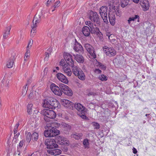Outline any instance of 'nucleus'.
I'll list each match as a JSON object with an SVG mask.
<instances>
[{
	"label": "nucleus",
	"instance_id": "1",
	"mask_svg": "<svg viewBox=\"0 0 156 156\" xmlns=\"http://www.w3.org/2000/svg\"><path fill=\"white\" fill-rule=\"evenodd\" d=\"M41 114L44 116V119L47 122H49L51 119H54L56 116V113L53 111L45 109L41 111Z\"/></svg>",
	"mask_w": 156,
	"mask_h": 156
},
{
	"label": "nucleus",
	"instance_id": "2",
	"mask_svg": "<svg viewBox=\"0 0 156 156\" xmlns=\"http://www.w3.org/2000/svg\"><path fill=\"white\" fill-rule=\"evenodd\" d=\"M42 13H40L39 14H36L34 18L33 21V25L31 27L32 28L31 31V37H34L35 33V30H36V27H37V25L40 22L42 17H41Z\"/></svg>",
	"mask_w": 156,
	"mask_h": 156
},
{
	"label": "nucleus",
	"instance_id": "3",
	"mask_svg": "<svg viewBox=\"0 0 156 156\" xmlns=\"http://www.w3.org/2000/svg\"><path fill=\"white\" fill-rule=\"evenodd\" d=\"M48 129L47 130L44 132V134L45 137H53L56 136L60 133L58 130H55L51 127H48Z\"/></svg>",
	"mask_w": 156,
	"mask_h": 156
},
{
	"label": "nucleus",
	"instance_id": "4",
	"mask_svg": "<svg viewBox=\"0 0 156 156\" xmlns=\"http://www.w3.org/2000/svg\"><path fill=\"white\" fill-rule=\"evenodd\" d=\"M88 17L89 19L92 21L96 23L97 24L100 23V19L99 16L97 12L90 11L88 14Z\"/></svg>",
	"mask_w": 156,
	"mask_h": 156
},
{
	"label": "nucleus",
	"instance_id": "5",
	"mask_svg": "<svg viewBox=\"0 0 156 156\" xmlns=\"http://www.w3.org/2000/svg\"><path fill=\"white\" fill-rule=\"evenodd\" d=\"M64 58L67 64L70 66H74V61L73 57L69 53L64 52L63 54Z\"/></svg>",
	"mask_w": 156,
	"mask_h": 156
},
{
	"label": "nucleus",
	"instance_id": "6",
	"mask_svg": "<svg viewBox=\"0 0 156 156\" xmlns=\"http://www.w3.org/2000/svg\"><path fill=\"white\" fill-rule=\"evenodd\" d=\"M50 88L53 92L56 95L60 96L62 94V89L55 83H52L50 85Z\"/></svg>",
	"mask_w": 156,
	"mask_h": 156
},
{
	"label": "nucleus",
	"instance_id": "7",
	"mask_svg": "<svg viewBox=\"0 0 156 156\" xmlns=\"http://www.w3.org/2000/svg\"><path fill=\"white\" fill-rule=\"evenodd\" d=\"M55 140L53 139L46 140L45 141V144L47 146V147L49 149L57 148L58 145L56 144Z\"/></svg>",
	"mask_w": 156,
	"mask_h": 156
},
{
	"label": "nucleus",
	"instance_id": "8",
	"mask_svg": "<svg viewBox=\"0 0 156 156\" xmlns=\"http://www.w3.org/2000/svg\"><path fill=\"white\" fill-rule=\"evenodd\" d=\"M59 86L61 89H62V93L68 96H71L73 92L66 85L63 83H60Z\"/></svg>",
	"mask_w": 156,
	"mask_h": 156
},
{
	"label": "nucleus",
	"instance_id": "9",
	"mask_svg": "<svg viewBox=\"0 0 156 156\" xmlns=\"http://www.w3.org/2000/svg\"><path fill=\"white\" fill-rule=\"evenodd\" d=\"M103 49L104 52L106 55L109 57L115 56L116 54V51L112 48H108L105 46L103 47Z\"/></svg>",
	"mask_w": 156,
	"mask_h": 156
},
{
	"label": "nucleus",
	"instance_id": "10",
	"mask_svg": "<svg viewBox=\"0 0 156 156\" xmlns=\"http://www.w3.org/2000/svg\"><path fill=\"white\" fill-rule=\"evenodd\" d=\"M84 47L90 55L91 58H96V55L94 52V48L88 44H85Z\"/></svg>",
	"mask_w": 156,
	"mask_h": 156
},
{
	"label": "nucleus",
	"instance_id": "11",
	"mask_svg": "<svg viewBox=\"0 0 156 156\" xmlns=\"http://www.w3.org/2000/svg\"><path fill=\"white\" fill-rule=\"evenodd\" d=\"M55 100H54V98H49L47 99H44L43 100V106L44 108H48L49 109H51V108L52 106L51 105L50 103L52 102L55 103V104H56V102H55ZM54 105H56V104H54Z\"/></svg>",
	"mask_w": 156,
	"mask_h": 156
},
{
	"label": "nucleus",
	"instance_id": "12",
	"mask_svg": "<svg viewBox=\"0 0 156 156\" xmlns=\"http://www.w3.org/2000/svg\"><path fill=\"white\" fill-rule=\"evenodd\" d=\"M108 16L109 22L112 26H114L115 23V17L114 10H109L108 13Z\"/></svg>",
	"mask_w": 156,
	"mask_h": 156
},
{
	"label": "nucleus",
	"instance_id": "13",
	"mask_svg": "<svg viewBox=\"0 0 156 156\" xmlns=\"http://www.w3.org/2000/svg\"><path fill=\"white\" fill-rule=\"evenodd\" d=\"M57 143L61 145H68V140L62 136H58L56 137Z\"/></svg>",
	"mask_w": 156,
	"mask_h": 156
},
{
	"label": "nucleus",
	"instance_id": "14",
	"mask_svg": "<svg viewBox=\"0 0 156 156\" xmlns=\"http://www.w3.org/2000/svg\"><path fill=\"white\" fill-rule=\"evenodd\" d=\"M112 2L109 4L110 10H111V9H113L112 10H114L118 8V7L119 5V4L117 0H112Z\"/></svg>",
	"mask_w": 156,
	"mask_h": 156
},
{
	"label": "nucleus",
	"instance_id": "15",
	"mask_svg": "<svg viewBox=\"0 0 156 156\" xmlns=\"http://www.w3.org/2000/svg\"><path fill=\"white\" fill-rule=\"evenodd\" d=\"M56 76L58 79L62 82L67 83L68 80L66 77L61 73H58L57 74Z\"/></svg>",
	"mask_w": 156,
	"mask_h": 156
},
{
	"label": "nucleus",
	"instance_id": "16",
	"mask_svg": "<svg viewBox=\"0 0 156 156\" xmlns=\"http://www.w3.org/2000/svg\"><path fill=\"white\" fill-rule=\"evenodd\" d=\"M74 106L75 108L78 111V113L80 112L84 113V112H85V110H86L84 106L79 103L76 104Z\"/></svg>",
	"mask_w": 156,
	"mask_h": 156
},
{
	"label": "nucleus",
	"instance_id": "17",
	"mask_svg": "<svg viewBox=\"0 0 156 156\" xmlns=\"http://www.w3.org/2000/svg\"><path fill=\"white\" fill-rule=\"evenodd\" d=\"M140 4L144 10H147L149 9V4L147 0H140Z\"/></svg>",
	"mask_w": 156,
	"mask_h": 156
},
{
	"label": "nucleus",
	"instance_id": "18",
	"mask_svg": "<svg viewBox=\"0 0 156 156\" xmlns=\"http://www.w3.org/2000/svg\"><path fill=\"white\" fill-rule=\"evenodd\" d=\"M73 46V49L76 52L83 51V48L81 44L78 43L76 40Z\"/></svg>",
	"mask_w": 156,
	"mask_h": 156
},
{
	"label": "nucleus",
	"instance_id": "19",
	"mask_svg": "<svg viewBox=\"0 0 156 156\" xmlns=\"http://www.w3.org/2000/svg\"><path fill=\"white\" fill-rule=\"evenodd\" d=\"M62 104L64 107L71 108L72 107L73 103L71 101L67 99H63L62 100Z\"/></svg>",
	"mask_w": 156,
	"mask_h": 156
},
{
	"label": "nucleus",
	"instance_id": "20",
	"mask_svg": "<svg viewBox=\"0 0 156 156\" xmlns=\"http://www.w3.org/2000/svg\"><path fill=\"white\" fill-rule=\"evenodd\" d=\"M64 73L68 76H70L72 73L71 69L68 66L65 64L62 67Z\"/></svg>",
	"mask_w": 156,
	"mask_h": 156
},
{
	"label": "nucleus",
	"instance_id": "21",
	"mask_svg": "<svg viewBox=\"0 0 156 156\" xmlns=\"http://www.w3.org/2000/svg\"><path fill=\"white\" fill-rule=\"evenodd\" d=\"M101 16H107L108 9L106 6H102L99 11Z\"/></svg>",
	"mask_w": 156,
	"mask_h": 156
},
{
	"label": "nucleus",
	"instance_id": "22",
	"mask_svg": "<svg viewBox=\"0 0 156 156\" xmlns=\"http://www.w3.org/2000/svg\"><path fill=\"white\" fill-rule=\"evenodd\" d=\"M48 152L50 154L54 155H57L62 153V151L58 149L49 150Z\"/></svg>",
	"mask_w": 156,
	"mask_h": 156
},
{
	"label": "nucleus",
	"instance_id": "23",
	"mask_svg": "<svg viewBox=\"0 0 156 156\" xmlns=\"http://www.w3.org/2000/svg\"><path fill=\"white\" fill-rule=\"evenodd\" d=\"M90 29L91 34H95L97 35H100L101 34H102L99 29L96 27V25H94V27L93 25L92 26Z\"/></svg>",
	"mask_w": 156,
	"mask_h": 156
},
{
	"label": "nucleus",
	"instance_id": "24",
	"mask_svg": "<svg viewBox=\"0 0 156 156\" xmlns=\"http://www.w3.org/2000/svg\"><path fill=\"white\" fill-rule=\"evenodd\" d=\"M71 67L72 68V72L73 74L75 76H78L79 71H80V70H82L81 69H80L79 67L77 66H74V65Z\"/></svg>",
	"mask_w": 156,
	"mask_h": 156
},
{
	"label": "nucleus",
	"instance_id": "25",
	"mask_svg": "<svg viewBox=\"0 0 156 156\" xmlns=\"http://www.w3.org/2000/svg\"><path fill=\"white\" fill-rule=\"evenodd\" d=\"M75 60L78 62L83 63L84 61V58L83 56L80 55H73Z\"/></svg>",
	"mask_w": 156,
	"mask_h": 156
},
{
	"label": "nucleus",
	"instance_id": "26",
	"mask_svg": "<svg viewBox=\"0 0 156 156\" xmlns=\"http://www.w3.org/2000/svg\"><path fill=\"white\" fill-rule=\"evenodd\" d=\"M82 32L85 36H88L90 34V31L88 27L85 26L83 28Z\"/></svg>",
	"mask_w": 156,
	"mask_h": 156
},
{
	"label": "nucleus",
	"instance_id": "27",
	"mask_svg": "<svg viewBox=\"0 0 156 156\" xmlns=\"http://www.w3.org/2000/svg\"><path fill=\"white\" fill-rule=\"evenodd\" d=\"M59 124L55 122H51L47 123V127H51L53 129H54L55 130H57L56 129L59 126Z\"/></svg>",
	"mask_w": 156,
	"mask_h": 156
},
{
	"label": "nucleus",
	"instance_id": "28",
	"mask_svg": "<svg viewBox=\"0 0 156 156\" xmlns=\"http://www.w3.org/2000/svg\"><path fill=\"white\" fill-rule=\"evenodd\" d=\"M83 134L81 133L75 132L71 135V137L76 140H79L82 138Z\"/></svg>",
	"mask_w": 156,
	"mask_h": 156
},
{
	"label": "nucleus",
	"instance_id": "29",
	"mask_svg": "<svg viewBox=\"0 0 156 156\" xmlns=\"http://www.w3.org/2000/svg\"><path fill=\"white\" fill-rule=\"evenodd\" d=\"M11 29V26L8 27L6 28V29L5 30V32L3 36V37L4 39H6L8 37V35L10 34Z\"/></svg>",
	"mask_w": 156,
	"mask_h": 156
},
{
	"label": "nucleus",
	"instance_id": "30",
	"mask_svg": "<svg viewBox=\"0 0 156 156\" xmlns=\"http://www.w3.org/2000/svg\"><path fill=\"white\" fill-rule=\"evenodd\" d=\"M139 16L138 15H135L134 16L129 17L128 20V23L129 24H130L131 21H134L136 20V19H137V22H139Z\"/></svg>",
	"mask_w": 156,
	"mask_h": 156
},
{
	"label": "nucleus",
	"instance_id": "31",
	"mask_svg": "<svg viewBox=\"0 0 156 156\" xmlns=\"http://www.w3.org/2000/svg\"><path fill=\"white\" fill-rule=\"evenodd\" d=\"M54 100L56 101H55V102L56 103V105H54L55 103V104H56L55 103L52 102L51 101V102L50 103L51 105V106H52L51 108V109H55L56 108H59L60 107V105L59 102L55 98H54Z\"/></svg>",
	"mask_w": 156,
	"mask_h": 156
},
{
	"label": "nucleus",
	"instance_id": "32",
	"mask_svg": "<svg viewBox=\"0 0 156 156\" xmlns=\"http://www.w3.org/2000/svg\"><path fill=\"white\" fill-rule=\"evenodd\" d=\"M14 57H12L9 60L7 63V66L9 68H12L13 65Z\"/></svg>",
	"mask_w": 156,
	"mask_h": 156
},
{
	"label": "nucleus",
	"instance_id": "33",
	"mask_svg": "<svg viewBox=\"0 0 156 156\" xmlns=\"http://www.w3.org/2000/svg\"><path fill=\"white\" fill-rule=\"evenodd\" d=\"M77 76L80 80H84L85 79V75L82 70L79 71L78 76Z\"/></svg>",
	"mask_w": 156,
	"mask_h": 156
},
{
	"label": "nucleus",
	"instance_id": "34",
	"mask_svg": "<svg viewBox=\"0 0 156 156\" xmlns=\"http://www.w3.org/2000/svg\"><path fill=\"white\" fill-rule=\"evenodd\" d=\"M25 135L26 136V140L29 143L32 139V134L30 132H25Z\"/></svg>",
	"mask_w": 156,
	"mask_h": 156
},
{
	"label": "nucleus",
	"instance_id": "35",
	"mask_svg": "<svg viewBox=\"0 0 156 156\" xmlns=\"http://www.w3.org/2000/svg\"><path fill=\"white\" fill-rule=\"evenodd\" d=\"M129 0H121L120 5L123 7H125L129 2Z\"/></svg>",
	"mask_w": 156,
	"mask_h": 156
},
{
	"label": "nucleus",
	"instance_id": "36",
	"mask_svg": "<svg viewBox=\"0 0 156 156\" xmlns=\"http://www.w3.org/2000/svg\"><path fill=\"white\" fill-rule=\"evenodd\" d=\"M83 144L85 148H88L89 147V140L88 139H84L83 141Z\"/></svg>",
	"mask_w": 156,
	"mask_h": 156
},
{
	"label": "nucleus",
	"instance_id": "37",
	"mask_svg": "<svg viewBox=\"0 0 156 156\" xmlns=\"http://www.w3.org/2000/svg\"><path fill=\"white\" fill-rule=\"evenodd\" d=\"M24 141L23 140H21L19 144V145L17 147V151L18 152H20L21 151V148H22L23 145L24 144Z\"/></svg>",
	"mask_w": 156,
	"mask_h": 156
},
{
	"label": "nucleus",
	"instance_id": "38",
	"mask_svg": "<svg viewBox=\"0 0 156 156\" xmlns=\"http://www.w3.org/2000/svg\"><path fill=\"white\" fill-rule=\"evenodd\" d=\"M62 125L67 131L70 130L71 128V126L65 123H62Z\"/></svg>",
	"mask_w": 156,
	"mask_h": 156
},
{
	"label": "nucleus",
	"instance_id": "39",
	"mask_svg": "<svg viewBox=\"0 0 156 156\" xmlns=\"http://www.w3.org/2000/svg\"><path fill=\"white\" fill-rule=\"evenodd\" d=\"M33 105L32 104H29L27 106V112L28 114H30L32 111V107Z\"/></svg>",
	"mask_w": 156,
	"mask_h": 156
},
{
	"label": "nucleus",
	"instance_id": "40",
	"mask_svg": "<svg viewBox=\"0 0 156 156\" xmlns=\"http://www.w3.org/2000/svg\"><path fill=\"white\" fill-rule=\"evenodd\" d=\"M3 84L6 87H9V80L6 78H4L2 80Z\"/></svg>",
	"mask_w": 156,
	"mask_h": 156
},
{
	"label": "nucleus",
	"instance_id": "41",
	"mask_svg": "<svg viewBox=\"0 0 156 156\" xmlns=\"http://www.w3.org/2000/svg\"><path fill=\"white\" fill-rule=\"evenodd\" d=\"M32 140L34 141H37L38 139V135L37 133L35 132L32 135Z\"/></svg>",
	"mask_w": 156,
	"mask_h": 156
},
{
	"label": "nucleus",
	"instance_id": "42",
	"mask_svg": "<svg viewBox=\"0 0 156 156\" xmlns=\"http://www.w3.org/2000/svg\"><path fill=\"white\" fill-rule=\"evenodd\" d=\"M98 79L102 81H106L108 80V77L105 75L102 74L99 76Z\"/></svg>",
	"mask_w": 156,
	"mask_h": 156
},
{
	"label": "nucleus",
	"instance_id": "43",
	"mask_svg": "<svg viewBox=\"0 0 156 156\" xmlns=\"http://www.w3.org/2000/svg\"><path fill=\"white\" fill-rule=\"evenodd\" d=\"M86 110H85V112H84V113L80 112L78 113V114L82 119H87L88 118L85 115V113L86 112Z\"/></svg>",
	"mask_w": 156,
	"mask_h": 156
},
{
	"label": "nucleus",
	"instance_id": "44",
	"mask_svg": "<svg viewBox=\"0 0 156 156\" xmlns=\"http://www.w3.org/2000/svg\"><path fill=\"white\" fill-rule=\"evenodd\" d=\"M60 2L59 1L56 2L55 3L53 6L51 8V9H52L53 8H57L60 5Z\"/></svg>",
	"mask_w": 156,
	"mask_h": 156
},
{
	"label": "nucleus",
	"instance_id": "45",
	"mask_svg": "<svg viewBox=\"0 0 156 156\" xmlns=\"http://www.w3.org/2000/svg\"><path fill=\"white\" fill-rule=\"evenodd\" d=\"M114 10V12L115 11L116 16L120 17L121 15V11L118 9V8Z\"/></svg>",
	"mask_w": 156,
	"mask_h": 156
},
{
	"label": "nucleus",
	"instance_id": "46",
	"mask_svg": "<svg viewBox=\"0 0 156 156\" xmlns=\"http://www.w3.org/2000/svg\"><path fill=\"white\" fill-rule=\"evenodd\" d=\"M98 66L102 69L105 70L106 69V66L105 65L102 64L100 62H98Z\"/></svg>",
	"mask_w": 156,
	"mask_h": 156
},
{
	"label": "nucleus",
	"instance_id": "47",
	"mask_svg": "<svg viewBox=\"0 0 156 156\" xmlns=\"http://www.w3.org/2000/svg\"><path fill=\"white\" fill-rule=\"evenodd\" d=\"M92 124L94 127V129H99L100 128L99 124L95 122H92Z\"/></svg>",
	"mask_w": 156,
	"mask_h": 156
},
{
	"label": "nucleus",
	"instance_id": "48",
	"mask_svg": "<svg viewBox=\"0 0 156 156\" xmlns=\"http://www.w3.org/2000/svg\"><path fill=\"white\" fill-rule=\"evenodd\" d=\"M26 86H24L23 87L22 91V95L23 96L25 95L26 94L27 90L26 89V86H27V84H26Z\"/></svg>",
	"mask_w": 156,
	"mask_h": 156
},
{
	"label": "nucleus",
	"instance_id": "49",
	"mask_svg": "<svg viewBox=\"0 0 156 156\" xmlns=\"http://www.w3.org/2000/svg\"><path fill=\"white\" fill-rule=\"evenodd\" d=\"M85 24L86 25L90 27V28H91V27H92V26L93 25L91 22L90 21H86L85 22Z\"/></svg>",
	"mask_w": 156,
	"mask_h": 156
},
{
	"label": "nucleus",
	"instance_id": "50",
	"mask_svg": "<svg viewBox=\"0 0 156 156\" xmlns=\"http://www.w3.org/2000/svg\"><path fill=\"white\" fill-rule=\"evenodd\" d=\"M33 41L32 39H31L30 40L29 42L28 43V45L27 48H30L31 46L33 44Z\"/></svg>",
	"mask_w": 156,
	"mask_h": 156
},
{
	"label": "nucleus",
	"instance_id": "51",
	"mask_svg": "<svg viewBox=\"0 0 156 156\" xmlns=\"http://www.w3.org/2000/svg\"><path fill=\"white\" fill-rule=\"evenodd\" d=\"M103 19L104 22L107 24L108 23V21L107 19V16H101Z\"/></svg>",
	"mask_w": 156,
	"mask_h": 156
},
{
	"label": "nucleus",
	"instance_id": "52",
	"mask_svg": "<svg viewBox=\"0 0 156 156\" xmlns=\"http://www.w3.org/2000/svg\"><path fill=\"white\" fill-rule=\"evenodd\" d=\"M94 72L97 74H99L101 73V71L99 69H96L94 70Z\"/></svg>",
	"mask_w": 156,
	"mask_h": 156
},
{
	"label": "nucleus",
	"instance_id": "53",
	"mask_svg": "<svg viewBox=\"0 0 156 156\" xmlns=\"http://www.w3.org/2000/svg\"><path fill=\"white\" fill-rule=\"evenodd\" d=\"M64 60L62 59L60 62V66H62L63 67L64 64Z\"/></svg>",
	"mask_w": 156,
	"mask_h": 156
},
{
	"label": "nucleus",
	"instance_id": "54",
	"mask_svg": "<svg viewBox=\"0 0 156 156\" xmlns=\"http://www.w3.org/2000/svg\"><path fill=\"white\" fill-rule=\"evenodd\" d=\"M96 95V93H94L93 92H90L88 94V95L89 96H90L91 95L94 96Z\"/></svg>",
	"mask_w": 156,
	"mask_h": 156
},
{
	"label": "nucleus",
	"instance_id": "55",
	"mask_svg": "<svg viewBox=\"0 0 156 156\" xmlns=\"http://www.w3.org/2000/svg\"><path fill=\"white\" fill-rule=\"evenodd\" d=\"M133 153L134 154H136L137 152V151L136 149L134 147H133Z\"/></svg>",
	"mask_w": 156,
	"mask_h": 156
},
{
	"label": "nucleus",
	"instance_id": "56",
	"mask_svg": "<svg viewBox=\"0 0 156 156\" xmlns=\"http://www.w3.org/2000/svg\"><path fill=\"white\" fill-rule=\"evenodd\" d=\"M20 134V133H16V134H15V135L14 136V138L15 139H17L19 136Z\"/></svg>",
	"mask_w": 156,
	"mask_h": 156
},
{
	"label": "nucleus",
	"instance_id": "57",
	"mask_svg": "<svg viewBox=\"0 0 156 156\" xmlns=\"http://www.w3.org/2000/svg\"><path fill=\"white\" fill-rule=\"evenodd\" d=\"M45 57L44 58V59H46V60H47L48 59V58L49 57V54L48 53H45Z\"/></svg>",
	"mask_w": 156,
	"mask_h": 156
},
{
	"label": "nucleus",
	"instance_id": "58",
	"mask_svg": "<svg viewBox=\"0 0 156 156\" xmlns=\"http://www.w3.org/2000/svg\"><path fill=\"white\" fill-rule=\"evenodd\" d=\"M55 0H48V1L47 2V5L50 4L52 2H54Z\"/></svg>",
	"mask_w": 156,
	"mask_h": 156
},
{
	"label": "nucleus",
	"instance_id": "59",
	"mask_svg": "<svg viewBox=\"0 0 156 156\" xmlns=\"http://www.w3.org/2000/svg\"><path fill=\"white\" fill-rule=\"evenodd\" d=\"M20 124L19 122H18L16 124L15 126H14V128L17 129L19 127Z\"/></svg>",
	"mask_w": 156,
	"mask_h": 156
},
{
	"label": "nucleus",
	"instance_id": "60",
	"mask_svg": "<svg viewBox=\"0 0 156 156\" xmlns=\"http://www.w3.org/2000/svg\"><path fill=\"white\" fill-rule=\"evenodd\" d=\"M68 148L66 146L64 147L63 149V150L65 152H67L68 151Z\"/></svg>",
	"mask_w": 156,
	"mask_h": 156
},
{
	"label": "nucleus",
	"instance_id": "61",
	"mask_svg": "<svg viewBox=\"0 0 156 156\" xmlns=\"http://www.w3.org/2000/svg\"><path fill=\"white\" fill-rule=\"evenodd\" d=\"M30 48H27L26 52L25 53L26 54H30Z\"/></svg>",
	"mask_w": 156,
	"mask_h": 156
},
{
	"label": "nucleus",
	"instance_id": "62",
	"mask_svg": "<svg viewBox=\"0 0 156 156\" xmlns=\"http://www.w3.org/2000/svg\"><path fill=\"white\" fill-rule=\"evenodd\" d=\"M33 95V93H30L29 95V99H31L32 98Z\"/></svg>",
	"mask_w": 156,
	"mask_h": 156
},
{
	"label": "nucleus",
	"instance_id": "63",
	"mask_svg": "<svg viewBox=\"0 0 156 156\" xmlns=\"http://www.w3.org/2000/svg\"><path fill=\"white\" fill-rule=\"evenodd\" d=\"M30 54H28L25 53V57H26L27 58H29L30 56Z\"/></svg>",
	"mask_w": 156,
	"mask_h": 156
},
{
	"label": "nucleus",
	"instance_id": "64",
	"mask_svg": "<svg viewBox=\"0 0 156 156\" xmlns=\"http://www.w3.org/2000/svg\"><path fill=\"white\" fill-rule=\"evenodd\" d=\"M18 130L17 129H15L14 128V134H16Z\"/></svg>",
	"mask_w": 156,
	"mask_h": 156
}]
</instances>
